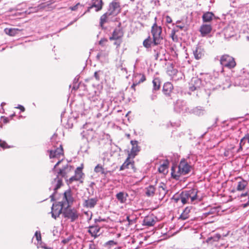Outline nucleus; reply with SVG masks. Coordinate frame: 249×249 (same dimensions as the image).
<instances>
[{
    "instance_id": "nucleus-1",
    "label": "nucleus",
    "mask_w": 249,
    "mask_h": 249,
    "mask_svg": "<svg viewBox=\"0 0 249 249\" xmlns=\"http://www.w3.org/2000/svg\"><path fill=\"white\" fill-rule=\"evenodd\" d=\"M62 161V160H59L52 169L53 172L56 175V177L52 181V186L49 188L50 190H53L54 191L50 196L51 199V201L55 200L57 190L60 188L63 184L62 178H67V175L70 172L72 169V167L67 163L66 165H63L61 168L59 169L58 172H56L57 166H58Z\"/></svg>"
},
{
    "instance_id": "nucleus-2",
    "label": "nucleus",
    "mask_w": 249,
    "mask_h": 249,
    "mask_svg": "<svg viewBox=\"0 0 249 249\" xmlns=\"http://www.w3.org/2000/svg\"><path fill=\"white\" fill-rule=\"evenodd\" d=\"M120 2L117 1H111L108 6L107 11L104 13L100 19V25L103 27L106 22L113 20V18L121 12Z\"/></svg>"
},
{
    "instance_id": "nucleus-3",
    "label": "nucleus",
    "mask_w": 249,
    "mask_h": 249,
    "mask_svg": "<svg viewBox=\"0 0 249 249\" xmlns=\"http://www.w3.org/2000/svg\"><path fill=\"white\" fill-rule=\"evenodd\" d=\"M191 168V166L184 159L181 160L178 166L174 165L172 167L171 176L173 178L178 180L181 176L188 174Z\"/></svg>"
},
{
    "instance_id": "nucleus-4",
    "label": "nucleus",
    "mask_w": 249,
    "mask_h": 249,
    "mask_svg": "<svg viewBox=\"0 0 249 249\" xmlns=\"http://www.w3.org/2000/svg\"><path fill=\"white\" fill-rule=\"evenodd\" d=\"M181 198V202L183 204H195L201 201V199L198 197L197 190L195 189L182 191Z\"/></svg>"
},
{
    "instance_id": "nucleus-5",
    "label": "nucleus",
    "mask_w": 249,
    "mask_h": 249,
    "mask_svg": "<svg viewBox=\"0 0 249 249\" xmlns=\"http://www.w3.org/2000/svg\"><path fill=\"white\" fill-rule=\"evenodd\" d=\"M155 22L152 26L151 33L153 39V43L155 45H158L162 43L163 39L162 34V27L159 25L157 22V18H154Z\"/></svg>"
},
{
    "instance_id": "nucleus-6",
    "label": "nucleus",
    "mask_w": 249,
    "mask_h": 249,
    "mask_svg": "<svg viewBox=\"0 0 249 249\" xmlns=\"http://www.w3.org/2000/svg\"><path fill=\"white\" fill-rule=\"evenodd\" d=\"M166 72L167 74L171 77L172 80L178 81L182 79L184 75L181 71H178V69L175 68V66L173 63L168 64Z\"/></svg>"
},
{
    "instance_id": "nucleus-7",
    "label": "nucleus",
    "mask_w": 249,
    "mask_h": 249,
    "mask_svg": "<svg viewBox=\"0 0 249 249\" xmlns=\"http://www.w3.org/2000/svg\"><path fill=\"white\" fill-rule=\"evenodd\" d=\"M216 78L209 74L205 75L202 79V86L205 90H214L215 89Z\"/></svg>"
},
{
    "instance_id": "nucleus-8",
    "label": "nucleus",
    "mask_w": 249,
    "mask_h": 249,
    "mask_svg": "<svg viewBox=\"0 0 249 249\" xmlns=\"http://www.w3.org/2000/svg\"><path fill=\"white\" fill-rule=\"evenodd\" d=\"M62 214L65 218L70 219L71 222H74L79 217L77 211L74 208H70V207H65L63 210Z\"/></svg>"
},
{
    "instance_id": "nucleus-9",
    "label": "nucleus",
    "mask_w": 249,
    "mask_h": 249,
    "mask_svg": "<svg viewBox=\"0 0 249 249\" xmlns=\"http://www.w3.org/2000/svg\"><path fill=\"white\" fill-rule=\"evenodd\" d=\"M220 62L222 67L229 69L233 68L236 65L234 59L228 54L223 55L220 58Z\"/></svg>"
},
{
    "instance_id": "nucleus-10",
    "label": "nucleus",
    "mask_w": 249,
    "mask_h": 249,
    "mask_svg": "<svg viewBox=\"0 0 249 249\" xmlns=\"http://www.w3.org/2000/svg\"><path fill=\"white\" fill-rule=\"evenodd\" d=\"M74 198L71 189L66 190L63 194V200L60 201L65 207H70L73 204Z\"/></svg>"
},
{
    "instance_id": "nucleus-11",
    "label": "nucleus",
    "mask_w": 249,
    "mask_h": 249,
    "mask_svg": "<svg viewBox=\"0 0 249 249\" xmlns=\"http://www.w3.org/2000/svg\"><path fill=\"white\" fill-rule=\"evenodd\" d=\"M174 110L178 113H188L189 107H187L184 101L178 100L175 104Z\"/></svg>"
},
{
    "instance_id": "nucleus-12",
    "label": "nucleus",
    "mask_w": 249,
    "mask_h": 249,
    "mask_svg": "<svg viewBox=\"0 0 249 249\" xmlns=\"http://www.w3.org/2000/svg\"><path fill=\"white\" fill-rule=\"evenodd\" d=\"M92 107H97V109H102L104 106V102L98 95L89 97Z\"/></svg>"
},
{
    "instance_id": "nucleus-13",
    "label": "nucleus",
    "mask_w": 249,
    "mask_h": 249,
    "mask_svg": "<svg viewBox=\"0 0 249 249\" xmlns=\"http://www.w3.org/2000/svg\"><path fill=\"white\" fill-rule=\"evenodd\" d=\"M65 208V207L60 202L57 204H53L52 207V217L56 219L63 213L62 210Z\"/></svg>"
},
{
    "instance_id": "nucleus-14",
    "label": "nucleus",
    "mask_w": 249,
    "mask_h": 249,
    "mask_svg": "<svg viewBox=\"0 0 249 249\" xmlns=\"http://www.w3.org/2000/svg\"><path fill=\"white\" fill-rule=\"evenodd\" d=\"M58 146H55L53 149L48 150L50 153L49 157L50 159L54 158H59L60 155H63V149L62 145L60 143H57Z\"/></svg>"
},
{
    "instance_id": "nucleus-15",
    "label": "nucleus",
    "mask_w": 249,
    "mask_h": 249,
    "mask_svg": "<svg viewBox=\"0 0 249 249\" xmlns=\"http://www.w3.org/2000/svg\"><path fill=\"white\" fill-rule=\"evenodd\" d=\"M202 86V79L197 77L193 78L190 83V90L194 91L199 89Z\"/></svg>"
},
{
    "instance_id": "nucleus-16",
    "label": "nucleus",
    "mask_w": 249,
    "mask_h": 249,
    "mask_svg": "<svg viewBox=\"0 0 249 249\" xmlns=\"http://www.w3.org/2000/svg\"><path fill=\"white\" fill-rule=\"evenodd\" d=\"M88 232L94 238H96L101 234V227L98 224H94L88 227Z\"/></svg>"
},
{
    "instance_id": "nucleus-17",
    "label": "nucleus",
    "mask_w": 249,
    "mask_h": 249,
    "mask_svg": "<svg viewBox=\"0 0 249 249\" xmlns=\"http://www.w3.org/2000/svg\"><path fill=\"white\" fill-rule=\"evenodd\" d=\"M130 143L132 145V148L128 155L129 156V158H132L133 159L138 155L141 148L138 146V142L137 141L132 140Z\"/></svg>"
},
{
    "instance_id": "nucleus-18",
    "label": "nucleus",
    "mask_w": 249,
    "mask_h": 249,
    "mask_svg": "<svg viewBox=\"0 0 249 249\" xmlns=\"http://www.w3.org/2000/svg\"><path fill=\"white\" fill-rule=\"evenodd\" d=\"M124 36V32L122 29L120 28H115L112 34V36L109 37L110 40L122 39Z\"/></svg>"
},
{
    "instance_id": "nucleus-19",
    "label": "nucleus",
    "mask_w": 249,
    "mask_h": 249,
    "mask_svg": "<svg viewBox=\"0 0 249 249\" xmlns=\"http://www.w3.org/2000/svg\"><path fill=\"white\" fill-rule=\"evenodd\" d=\"M237 81L238 83L236 82V84L241 87L249 88V72L247 73V75L240 76Z\"/></svg>"
},
{
    "instance_id": "nucleus-20",
    "label": "nucleus",
    "mask_w": 249,
    "mask_h": 249,
    "mask_svg": "<svg viewBox=\"0 0 249 249\" xmlns=\"http://www.w3.org/2000/svg\"><path fill=\"white\" fill-rule=\"evenodd\" d=\"M103 5V2L102 0H91V6L89 8V9L94 7L95 8V11L98 12L102 9ZM89 10L88 9V11H89Z\"/></svg>"
},
{
    "instance_id": "nucleus-21",
    "label": "nucleus",
    "mask_w": 249,
    "mask_h": 249,
    "mask_svg": "<svg viewBox=\"0 0 249 249\" xmlns=\"http://www.w3.org/2000/svg\"><path fill=\"white\" fill-rule=\"evenodd\" d=\"M98 199L96 197L89 198L85 200L83 203V206L88 208H93L97 204Z\"/></svg>"
},
{
    "instance_id": "nucleus-22",
    "label": "nucleus",
    "mask_w": 249,
    "mask_h": 249,
    "mask_svg": "<svg viewBox=\"0 0 249 249\" xmlns=\"http://www.w3.org/2000/svg\"><path fill=\"white\" fill-rule=\"evenodd\" d=\"M132 158H129V156L128 155L127 159L125 160L124 163L121 166L120 170H124L125 169H128L131 167L132 169L134 168V161H130V159Z\"/></svg>"
},
{
    "instance_id": "nucleus-23",
    "label": "nucleus",
    "mask_w": 249,
    "mask_h": 249,
    "mask_svg": "<svg viewBox=\"0 0 249 249\" xmlns=\"http://www.w3.org/2000/svg\"><path fill=\"white\" fill-rule=\"evenodd\" d=\"M212 27L211 25L204 24H202L200 28V32L202 36H205L211 33Z\"/></svg>"
},
{
    "instance_id": "nucleus-24",
    "label": "nucleus",
    "mask_w": 249,
    "mask_h": 249,
    "mask_svg": "<svg viewBox=\"0 0 249 249\" xmlns=\"http://www.w3.org/2000/svg\"><path fill=\"white\" fill-rule=\"evenodd\" d=\"M46 5L45 3H41L39 4L37 6L31 7L28 10L24 11L22 13L30 14L33 13H36L38 12L39 10L44 9L46 8Z\"/></svg>"
},
{
    "instance_id": "nucleus-25",
    "label": "nucleus",
    "mask_w": 249,
    "mask_h": 249,
    "mask_svg": "<svg viewBox=\"0 0 249 249\" xmlns=\"http://www.w3.org/2000/svg\"><path fill=\"white\" fill-rule=\"evenodd\" d=\"M193 54L196 59L198 60L201 59L204 55L203 49L200 46H197L193 50Z\"/></svg>"
},
{
    "instance_id": "nucleus-26",
    "label": "nucleus",
    "mask_w": 249,
    "mask_h": 249,
    "mask_svg": "<svg viewBox=\"0 0 249 249\" xmlns=\"http://www.w3.org/2000/svg\"><path fill=\"white\" fill-rule=\"evenodd\" d=\"M142 222L143 225L151 227L154 226L156 223V220L152 216H148L144 218Z\"/></svg>"
},
{
    "instance_id": "nucleus-27",
    "label": "nucleus",
    "mask_w": 249,
    "mask_h": 249,
    "mask_svg": "<svg viewBox=\"0 0 249 249\" xmlns=\"http://www.w3.org/2000/svg\"><path fill=\"white\" fill-rule=\"evenodd\" d=\"M215 18L214 15L211 12H206L203 13L202 18L204 22H208Z\"/></svg>"
},
{
    "instance_id": "nucleus-28",
    "label": "nucleus",
    "mask_w": 249,
    "mask_h": 249,
    "mask_svg": "<svg viewBox=\"0 0 249 249\" xmlns=\"http://www.w3.org/2000/svg\"><path fill=\"white\" fill-rule=\"evenodd\" d=\"M204 110L202 107H194L192 109L189 108L188 113L191 114H194L197 116H201L204 114Z\"/></svg>"
},
{
    "instance_id": "nucleus-29",
    "label": "nucleus",
    "mask_w": 249,
    "mask_h": 249,
    "mask_svg": "<svg viewBox=\"0 0 249 249\" xmlns=\"http://www.w3.org/2000/svg\"><path fill=\"white\" fill-rule=\"evenodd\" d=\"M224 35L226 37H231L233 36L235 34L233 27L229 26L226 28L224 30Z\"/></svg>"
},
{
    "instance_id": "nucleus-30",
    "label": "nucleus",
    "mask_w": 249,
    "mask_h": 249,
    "mask_svg": "<svg viewBox=\"0 0 249 249\" xmlns=\"http://www.w3.org/2000/svg\"><path fill=\"white\" fill-rule=\"evenodd\" d=\"M173 89V85L170 82L165 83L162 88V91L164 94L169 95Z\"/></svg>"
},
{
    "instance_id": "nucleus-31",
    "label": "nucleus",
    "mask_w": 249,
    "mask_h": 249,
    "mask_svg": "<svg viewBox=\"0 0 249 249\" xmlns=\"http://www.w3.org/2000/svg\"><path fill=\"white\" fill-rule=\"evenodd\" d=\"M127 196V193H124L123 192H120L116 195V198L121 203H124L125 202Z\"/></svg>"
},
{
    "instance_id": "nucleus-32",
    "label": "nucleus",
    "mask_w": 249,
    "mask_h": 249,
    "mask_svg": "<svg viewBox=\"0 0 249 249\" xmlns=\"http://www.w3.org/2000/svg\"><path fill=\"white\" fill-rule=\"evenodd\" d=\"M153 84V92H156L159 90L160 87V81L159 78H155L152 81Z\"/></svg>"
},
{
    "instance_id": "nucleus-33",
    "label": "nucleus",
    "mask_w": 249,
    "mask_h": 249,
    "mask_svg": "<svg viewBox=\"0 0 249 249\" xmlns=\"http://www.w3.org/2000/svg\"><path fill=\"white\" fill-rule=\"evenodd\" d=\"M19 31L20 30L18 28H5L4 29L5 34L11 36H16Z\"/></svg>"
},
{
    "instance_id": "nucleus-34",
    "label": "nucleus",
    "mask_w": 249,
    "mask_h": 249,
    "mask_svg": "<svg viewBox=\"0 0 249 249\" xmlns=\"http://www.w3.org/2000/svg\"><path fill=\"white\" fill-rule=\"evenodd\" d=\"M221 238V235L219 233H216L213 235V236H211L210 237H209L206 242L208 243L212 244L214 242H217L219 240V239Z\"/></svg>"
},
{
    "instance_id": "nucleus-35",
    "label": "nucleus",
    "mask_w": 249,
    "mask_h": 249,
    "mask_svg": "<svg viewBox=\"0 0 249 249\" xmlns=\"http://www.w3.org/2000/svg\"><path fill=\"white\" fill-rule=\"evenodd\" d=\"M191 208L186 207L182 213L180 214L179 219L181 220H186L189 217V213L190 212Z\"/></svg>"
},
{
    "instance_id": "nucleus-36",
    "label": "nucleus",
    "mask_w": 249,
    "mask_h": 249,
    "mask_svg": "<svg viewBox=\"0 0 249 249\" xmlns=\"http://www.w3.org/2000/svg\"><path fill=\"white\" fill-rule=\"evenodd\" d=\"M153 39L152 40L150 36H148L143 41V46L149 49L152 46H155L154 44Z\"/></svg>"
},
{
    "instance_id": "nucleus-37",
    "label": "nucleus",
    "mask_w": 249,
    "mask_h": 249,
    "mask_svg": "<svg viewBox=\"0 0 249 249\" xmlns=\"http://www.w3.org/2000/svg\"><path fill=\"white\" fill-rule=\"evenodd\" d=\"M166 184L163 182H160L159 186V192L160 196H161L162 197L164 196L167 193V190H166Z\"/></svg>"
},
{
    "instance_id": "nucleus-38",
    "label": "nucleus",
    "mask_w": 249,
    "mask_h": 249,
    "mask_svg": "<svg viewBox=\"0 0 249 249\" xmlns=\"http://www.w3.org/2000/svg\"><path fill=\"white\" fill-rule=\"evenodd\" d=\"M155 188L153 185H149L145 188V194L147 196H153L155 194Z\"/></svg>"
},
{
    "instance_id": "nucleus-39",
    "label": "nucleus",
    "mask_w": 249,
    "mask_h": 249,
    "mask_svg": "<svg viewBox=\"0 0 249 249\" xmlns=\"http://www.w3.org/2000/svg\"><path fill=\"white\" fill-rule=\"evenodd\" d=\"M247 185V181L245 180L241 179L238 182L236 189L237 191H242L245 188Z\"/></svg>"
},
{
    "instance_id": "nucleus-40",
    "label": "nucleus",
    "mask_w": 249,
    "mask_h": 249,
    "mask_svg": "<svg viewBox=\"0 0 249 249\" xmlns=\"http://www.w3.org/2000/svg\"><path fill=\"white\" fill-rule=\"evenodd\" d=\"M134 80L137 79L139 84L144 82L146 80L145 76L144 74H137L134 77Z\"/></svg>"
},
{
    "instance_id": "nucleus-41",
    "label": "nucleus",
    "mask_w": 249,
    "mask_h": 249,
    "mask_svg": "<svg viewBox=\"0 0 249 249\" xmlns=\"http://www.w3.org/2000/svg\"><path fill=\"white\" fill-rule=\"evenodd\" d=\"M167 163L164 162L160 166L158 169V171L160 173H164L167 169Z\"/></svg>"
},
{
    "instance_id": "nucleus-42",
    "label": "nucleus",
    "mask_w": 249,
    "mask_h": 249,
    "mask_svg": "<svg viewBox=\"0 0 249 249\" xmlns=\"http://www.w3.org/2000/svg\"><path fill=\"white\" fill-rule=\"evenodd\" d=\"M75 175L77 178L80 180L82 178L83 173H82V169L80 167H77L75 171Z\"/></svg>"
},
{
    "instance_id": "nucleus-43",
    "label": "nucleus",
    "mask_w": 249,
    "mask_h": 249,
    "mask_svg": "<svg viewBox=\"0 0 249 249\" xmlns=\"http://www.w3.org/2000/svg\"><path fill=\"white\" fill-rule=\"evenodd\" d=\"M94 172H96V173H104L103 172H104V168L103 167L98 164H97L95 168H94Z\"/></svg>"
},
{
    "instance_id": "nucleus-44",
    "label": "nucleus",
    "mask_w": 249,
    "mask_h": 249,
    "mask_svg": "<svg viewBox=\"0 0 249 249\" xmlns=\"http://www.w3.org/2000/svg\"><path fill=\"white\" fill-rule=\"evenodd\" d=\"M217 208H216V207H213V208H211L208 212H206L204 214L206 215V216H207V215H210V214H214V213H217L218 211H217Z\"/></svg>"
},
{
    "instance_id": "nucleus-45",
    "label": "nucleus",
    "mask_w": 249,
    "mask_h": 249,
    "mask_svg": "<svg viewBox=\"0 0 249 249\" xmlns=\"http://www.w3.org/2000/svg\"><path fill=\"white\" fill-rule=\"evenodd\" d=\"M178 31V30L176 29V28L173 29L171 31L170 36L172 37L173 41H175V40L178 39V37L177 36H176V33Z\"/></svg>"
},
{
    "instance_id": "nucleus-46",
    "label": "nucleus",
    "mask_w": 249,
    "mask_h": 249,
    "mask_svg": "<svg viewBox=\"0 0 249 249\" xmlns=\"http://www.w3.org/2000/svg\"><path fill=\"white\" fill-rule=\"evenodd\" d=\"M181 193L179 194H175L173 196L172 199L176 202L178 203L179 200L181 201Z\"/></svg>"
},
{
    "instance_id": "nucleus-47",
    "label": "nucleus",
    "mask_w": 249,
    "mask_h": 249,
    "mask_svg": "<svg viewBox=\"0 0 249 249\" xmlns=\"http://www.w3.org/2000/svg\"><path fill=\"white\" fill-rule=\"evenodd\" d=\"M217 121L218 118H216L214 124L212 126H209L207 128V131L202 135V137H203L204 135H205L209 131L212 130V129H213V128L215 127L216 126Z\"/></svg>"
},
{
    "instance_id": "nucleus-48",
    "label": "nucleus",
    "mask_w": 249,
    "mask_h": 249,
    "mask_svg": "<svg viewBox=\"0 0 249 249\" xmlns=\"http://www.w3.org/2000/svg\"><path fill=\"white\" fill-rule=\"evenodd\" d=\"M78 178H77L75 175L72 176L69 178V180H67L68 184H71L74 181H79Z\"/></svg>"
},
{
    "instance_id": "nucleus-49",
    "label": "nucleus",
    "mask_w": 249,
    "mask_h": 249,
    "mask_svg": "<svg viewBox=\"0 0 249 249\" xmlns=\"http://www.w3.org/2000/svg\"><path fill=\"white\" fill-rule=\"evenodd\" d=\"M0 146L3 148L10 147L9 146H8L7 144L5 141H3L1 140H0Z\"/></svg>"
},
{
    "instance_id": "nucleus-50",
    "label": "nucleus",
    "mask_w": 249,
    "mask_h": 249,
    "mask_svg": "<svg viewBox=\"0 0 249 249\" xmlns=\"http://www.w3.org/2000/svg\"><path fill=\"white\" fill-rule=\"evenodd\" d=\"M35 236L36 237V240L39 241L41 239V236L40 232L39 231H36L35 233Z\"/></svg>"
},
{
    "instance_id": "nucleus-51",
    "label": "nucleus",
    "mask_w": 249,
    "mask_h": 249,
    "mask_svg": "<svg viewBox=\"0 0 249 249\" xmlns=\"http://www.w3.org/2000/svg\"><path fill=\"white\" fill-rule=\"evenodd\" d=\"M106 221V219L104 218H102L101 217H99L98 218L94 219V224H97L98 222H105Z\"/></svg>"
},
{
    "instance_id": "nucleus-52",
    "label": "nucleus",
    "mask_w": 249,
    "mask_h": 249,
    "mask_svg": "<svg viewBox=\"0 0 249 249\" xmlns=\"http://www.w3.org/2000/svg\"><path fill=\"white\" fill-rule=\"evenodd\" d=\"M84 214L87 215L88 217V221H89L91 219L92 213L91 212H84Z\"/></svg>"
},
{
    "instance_id": "nucleus-53",
    "label": "nucleus",
    "mask_w": 249,
    "mask_h": 249,
    "mask_svg": "<svg viewBox=\"0 0 249 249\" xmlns=\"http://www.w3.org/2000/svg\"><path fill=\"white\" fill-rule=\"evenodd\" d=\"M106 245L113 246L116 245V243L113 240H110L106 243Z\"/></svg>"
},
{
    "instance_id": "nucleus-54",
    "label": "nucleus",
    "mask_w": 249,
    "mask_h": 249,
    "mask_svg": "<svg viewBox=\"0 0 249 249\" xmlns=\"http://www.w3.org/2000/svg\"><path fill=\"white\" fill-rule=\"evenodd\" d=\"M115 41L114 43V45H116L117 47H119L122 43V39L115 40Z\"/></svg>"
},
{
    "instance_id": "nucleus-55",
    "label": "nucleus",
    "mask_w": 249,
    "mask_h": 249,
    "mask_svg": "<svg viewBox=\"0 0 249 249\" xmlns=\"http://www.w3.org/2000/svg\"><path fill=\"white\" fill-rule=\"evenodd\" d=\"M100 73H101V71H95L94 74V77L98 81L100 80Z\"/></svg>"
},
{
    "instance_id": "nucleus-56",
    "label": "nucleus",
    "mask_w": 249,
    "mask_h": 249,
    "mask_svg": "<svg viewBox=\"0 0 249 249\" xmlns=\"http://www.w3.org/2000/svg\"><path fill=\"white\" fill-rule=\"evenodd\" d=\"M133 84H132V85L131 86V88L132 89H134V90H135V87L138 85L139 84V82H137V80L136 79V80H133Z\"/></svg>"
},
{
    "instance_id": "nucleus-57",
    "label": "nucleus",
    "mask_w": 249,
    "mask_h": 249,
    "mask_svg": "<svg viewBox=\"0 0 249 249\" xmlns=\"http://www.w3.org/2000/svg\"><path fill=\"white\" fill-rule=\"evenodd\" d=\"M80 5L79 3H77L75 5L73 6H71L70 7V9L72 11H75L77 9L78 5Z\"/></svg>"
},
{
    "instance_id": "nucleus-58",
    "label": "nucleus",
    "mask_w": 249,
    "mask_h": 249,
    "mask_svg": "<svg viewBox=\"0 0 249 249\" xmlns=\"http://www.w3.org/2000/svg\"><path fill=\"white\" fill-rule=\"evenodd\" d=\"M245 144H246V143H245V142H244V143H241V141L240 142V143H239V145H239V148H238V150H237V152H240V151H242V149H243V146L244 145H245Z\"/></svg>"
},
{
    "instance_id": "nucleus-59",
    "label": "nucleus",
    "mask_w": 249,
    "mask_h": 249,
    "mask_svg": "<svg viewBox=\"0 0 249 249\" xmlns=\"http://www.w3.org/2000/svg\"><path fill=\"white\" fill-rule=\"evenodd\" d=\"M166 21L167 23H170L172 22V18L169 16L166 17Z\"/></svg>"
},
{
    "instance_id": "nucleus-60",
    "label": "nucleus",
    "mask_w": 249,
    "mask_h": 249,
    "mask_svg": "<svg viewBox=\"0 0 249 249\" xmlns=\"http://www.w3.org/2000/svg\"><path fill=\"white\" fill-rule=\"evenodd\" d=\"M81 134L83 135V137H85L87 139L89 138V136H87V135L86 131L84 130L83 132L81 133Z\"/></svg>"
},
{
    "instance_id": "nucleus-61",
    "label": "nucleus",
    "mask_w": 249,
    "mask_h": 249,
    "mask_svg": "<svg viewBox=\"0 0 249 249\" xmlns=\"http://www.w3.org/2000/svg\"><path fill=\"white\" fill-rule=\"evenodd\" d=\"M16 108L19 109L21 112H23L25 110V108H24V107L20 105H18V106Z\"/></svg>"
},
{
    "instance_id": "nucleus-62",
    "label": "nucleus",
    "mask_w": 249,
    "mask_h": 249,
    "mask_svg": "<svg viewBox=\"0 0 249 249\" xmlns=\"http://www.w3.org/2000/svg\"><path fill=\"white\" fill-rule=\"evenodd\" d=\"M78 88H79L78 84H73L72 88V89L76 90L78 89Z\"/></svg>"
},
{
    "instance_id": "nucleus-63",
    "label": "nucleus",
    "mask_w": 249,
    "mask_h": 249,
    "mask_svg": "<svg viewBox=\"0 0 249 249\" xmlns=\"http://www.w3.org/2000/svg\"><path fill=\"white\" fill-rule=\"evenodd\" d=\"M70 241V239L69 238L64 239L62 240V243L63 244H67Z\"/></svg>"
},
{
    "instance_id": "nucleus-64",
    "label": "nucleus",
    "mask_w": 249,
    "mask_h": 249,
    "mask_svg": "<svg viewBox=\"0 0 249 249\" xmlns=\"http://www.w3.org/2000/svg\"><path fill=\"white\" fill-rule=\"evenodd\" d=\"M184 27V26L183 24H182V25H177L176 26V27L174 28H176L177 29V28H179L181 30H182Z\"/></svg>"
}]
</instances>
